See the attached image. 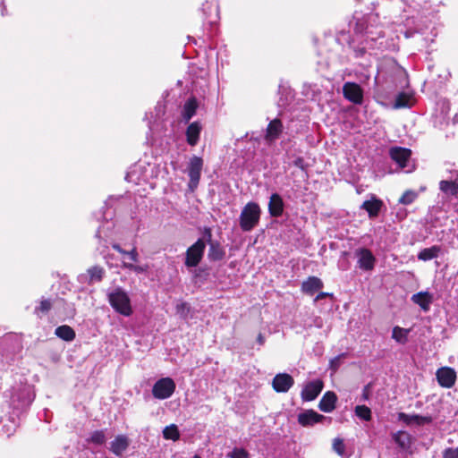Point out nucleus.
I'll return each instance as SVG.
<instances>
[{"mask_svg": "<svg viewBox=\"0 0 458 458\" xmlns=\"http://www.w3.org/2000/svg\"><path fill=\"white\" fill-rule=\"evenodd\" d=\"M410 98L404 92H400L397 94L394 101L395 108H404L409 106Z\"/></svg>", "mask_w": 458, "mask_h": 458, "instance_id": "obj_39", "label": "nucleus"}, {"mask_svg": "<svg viewBox=\"0 0 458 458\" xmlns=\"http://www.w3.org/2000/svg\"><path fill=\"white\" fill-rule=\"evenodd\" d=\"M441 250L440 246L434 245L429 248H425L421 250L418 254V259L423 261H428L435 258H437L439 252Z\"/></svg>", "mask_w": 458, "mask_h": 458, "instance_id": "obj_29", "label": "nucleus"}, {"mask_svg": "<svg viewBox=\"0 0 458 458\" xmlns=\"http://www.w3.org/2000/svg\"><path fill=\"white\" fill-rule=\"evenodd\" d=\"M409 329L400 327L398 326L393 328L392 338L401 344H406L408 341Z\"/></svg>", "mask_w": 458, "mask_h": 458, "instance_id": "obj_34", "label": "nucleus"}, {"mask_svg": "<svg viewBox=\"0 0 458 458\" xmlns=\"http://www.w3.org/2000/svg\"><path fill=\"white\" fill-rule=\"evenodd\" d=\"M55 335L65 342H72L76 336L75 331L67 325L57 327L55 330Z\"/></svg>", "mask_w": 458, "mask_h": 458, "instance_id": "obj_27", "label": "nucleus"}, {"mask_svg": "<svg viewBox=\"0 0 458 458\" xmlns=\"http://www.w3.org/2000/svg\"><path fill=\"white\" fill-rule=\"evenodd\" d=\"M356 255L358 257V266L361 270L370 271L374 268L376 258L369 249H358Z\"/></svg>", "mask_w": 458, "mask_h": 458, "instance_id": "obj_14", "label": "nucleus"}, {"mask_svg": "<svg viewBox=\"0 0 458 458\" xmlns=\"http://www.w3.org/2000/svg\"><path fill=\"white\" fill-rule=\"evenodd\" d=\"M344 355V354H340L330 360V368L332 369L336 370L339 368L341 359Z\"/></svg>", "mask_w": 458, "mask_h": 458, "instance_id": "obj_48", "label": "nucleus"}, {"mask_svg": "<svg viewBox=\"0 0 458 458\" xmlns=\"http://www.w3.org/2000/svg\"><path fill=\"white\" fill-rule=\"evenodd\" d=\"M418 197V193L414 191L408 190L399 199L398 202L403 205L411 204Z\"/></svg>", "mask_w": 458, "mask_h": 458, "instance_id": "obj_38", "label": "nucleus"}, {"mask_svg": "<svg viewBox=\"0 0 458 458\" xmlns=\"http://www.w3.org/2000/svg\"><path fill=\"white\" fill-rule=\"evenodd\" d=\"M202 237L200 239H204L205 244L208 245L210 244V242H215L216 241L213 240V234H212V229L208 226H204L201 230Z\"/></svg>", "mask_w": 458, "mask_h": 458, "instance_id": "obj_43", "label": "nucleus"}, {"mask_svg": "<svg viewBox=\"0 0 458 458\" xmlns=\"http://www.w3.org/2000/svg\"><path fill=\"white\" fill-rule=\"evenodd\" d=\"M257 342H258V343H259V344H260V345L264 344V343H265V337L263 336V335H262V334H259V335H258Z\"/></svg>", "mask_w": 458, "mask_h": 458, "instance_id": "obj_53", "label": "nucleus"}, {"mask_svg": "<svg viewBox=\"0 0 458 458\" xmlns=\"http://www.w3.org/2000/svg\"><path fill=\"white\" fill-rule=\"evenodd\" d=\"M261 209L258 203L248 202L240 214L239 224L243 232H250L255 228L260 219Z\"/></svg>", "mask_w": 458, "mask_h": 458, "instance_id": "obj_3", "label": "nucleus"}, {"mask_svg": "<svg viewBox=\"0 0 458 458\" xmlns=\"http://www.w3.org/2000/svg\"><path fill=\"white\" fill-rule=\"evenodd\" d=\"M411 34L408 30L405 32V37H406V38H410V37H411Z\"/></svg>", "mask_w": 458, "mask_h": 458, "instance_id": "obj_55", "label": "nucleus"}, {"mask_svg": "<svg viewBox=\"0 0 458 458\" xmlns=\"http://www.w3.org/2000/svg\"><path fill=\"white\" fill-rule=\"evenodd\" d=\"M126 180L130 181V174H128L125 177Z\"/></svg>", "mask_w": 458, "mask_h": 458, "instance_id": "obj_56", "label": "nucleus"}, {"mask_svg": "<svg viewBox=\"0 0 458 458\" xmlns=\"http://www.w3.org/2000/svg\"><path fill=\"white\" fill-rule=\"evenodd\" d=\"M124 256L128 257V259L132 262H138L139 260V253L135 247L131 250L127 251Z\"/></svg>", "mask_w": 458, "mask_h": 458, "instance_id": "obj_47", "label": "nucleus"}, {"mask_svg": "<svg viewBox=\"0 0 458 458\" xmlns=\"http://www.w3.org/2000/svg\"><path fill=\"white\" fill-rule=\"evenodd\" d=\"M57 309L63 308V311L60 312L66 318H72L76 314L75 306L72 302H67L63 299L57 300Z\"/></svg>", "mask_w": 458, "mask_h": 458, "instance_id": "obj_30", "label": "nucleus"}, {"mask_svg": "<svg viewBox=\"0 0 458 458\" xmlns=\"http://www.w3.org/2000/svg\"><path fill=\"white\" fill-rule=\"evenodd\" d=\"M106 441V430H95L89 437L86 438V442L89 444H94L96 445H101Z\"/></svg>", "mask_w": 458, "mask_h": 458, "instance_id": "obj_33", "label": "nucleus"}, {"mask_svg": "<svg viewBox=\"0 0 458 458\" xmlns=\"http://www.w3.org/2000/svg\"><path fill=\"white\" fill-rule=\"evenodd\" d=\"M359 40L358 46L352 47L353 49L354 56L356 58L363 57L367 54V48H370L366 43L361 44V38H356Z\"/></svg>", "mask_w": 458, "mask_h": 458, "instance_id": "obj_40", "label": "nucleus"}, {"mask_svg": "<svg viewBox=\"0 0 458 458\" xmlns=\"http://www.w3.org/2000/svg\"><path fill=\"white\" fill-rule=\"evenodd\" d=\"M350 26H353L355 37L361 38V44L366 43L370 48H375L377 41L384 38V30L377 15L355 18L354 21L350 22Z\"/></svg>", "mask_w": 458, "mask_h": 458, "instance_id": "obj_1", "label": "nucleus"}, {"mask_svg": "<svg viewBox=\"0 0 458 458\" xmlns=\"http://www.w3.org/2000/svg\"><path fill=\"white\" fill-rule=\"evenodd\" d=\"M411 300L412 302L419 305L423 311L427 312L430 309V304L433 301V297L432 294L429 293L428 291H422L414 293L411 296Z\"/></svg>", "mask_w": 458, "mask_h": 458, "instance_id": "obj_20", "label": "nucleus"}, {"mask_svg": "<svg viewBox=\"0 0 458 458\" xmlns=\"http://www.w3.org/2000/svg\"><path fill=\"white\" fill-rule=\"evenodd\" d=\"M337 395L333 391H327L324 394L318 403V409L323 412H332L335 409Z\"/></svg>", "mask_w": 458, "mask_h": 458, "instance_id": "obj_19", "label": "nucleus"}, {"mask_svg": "<svg viewBox=\"0 0 458 458\" xmlns=\"http://www.w3.org/2000/svg\"><path fill=\"white\" fill-rule=\"evenodd\" d=\"M324 284L321 279L317 276H309L307 280L301 284L302 293L313 295L316 292L323 288Z\"/></svg>", "mask_w": 458, "mask_h": 458, "instance_id": "obj_21", "label": "nucleus"}, {"mask_svg": "<svg viewBox=\"0 0 458 458\" xmlns=\"http://www.w3.org/2000/svg\"><path fill=\"white\" fill-rule=\"evenodd\" d=\"M443 458H458V447L452 448L448 447L445 448L442 453Z\"/></svg>", "mask_w": 458, "mask_h": 458, "instance_id": "obj_44", "label": "nucleus"}, {"mask_svg": "<svg viewBox=\"0 0 458 458\" xmlns=\"http://www.w3.org/2000/svg\"><path fill=\"white\" fill-rule=\"evenodd\" d=\"M205 249L204 239H198L186 250L185 266L187 267H197L203 258Z\"/></svg>", "mask_w": 458, "mask_h": 458, "instance_id": "obj_7", "label": "nucleus"}, {"mask_svg": "<svg viewBox=\"0 0 458 458\" xmlns=\"http://www.w3.org/2000/svg\"><path fill=\"white\" fill-rule=\"evenodd\" d=\"M355 415L362 420L369 421L372 419L370 408L366 405H357L354 409Z\"/></svg>", "mask_w": 458, "mask_h": 458, "instance_id": "obj_36", "label": "nucleus"}, {"mask_svg": "<svg viewBox=\"0 0 458 458\" xmlns=\"http://www.w3.org/2000/svg\"><path fill=\"white\" fill-rule=\"evenodd\" d=\"M123 267L133 271L136 274H142L147 271V266H139L128 262H123Z\"/></svg>", "mask_w": 458, "mask_h": 458, "instance_id": "obj_42", "label": "nucleus"}, {"mask_svg": "<svg viewBox=\"0 0 458 458\" xmlns=\"http://www.w3.org/2000/svg\"><path fill=\"white\" fill-rule=\"evenodd\" d=\"M35 398L33 386L30 385H23L18 388H13L11 396V406L17 413L26 411L32 403Z\"/></svg>", "mask_w": 458, "mask_h": 458, "instance_id": "obj_2", "label": "nucleus"}, {"mask_svg": "<svg viewBox=\"0 0 458 458\" xmlns=\"http://www.w3.org/2000/svg\"><path fill=\"white\" fill-rule=\"evenodd\" d=\"M324 383L321 379L309 381L302 388L301 396L303 402L315 400L323 390Z\"/></svg>", "mask_w": 458, "mask_h": 458, "instance_id": "obj_11", "label": "nucleus"}, {"mask_svg": "<svg viewBox=\"0 0 458 458\" xmlns=\"http://www.w3.org/2000/svg\"><path fill=\"white\" fill-rule=\"evenodd\" d=\"M163 437L165 439L176 441L180 438V432L175 424L166 426L163 430Z\"/></svg>", "mask_w": 458, "mask_h": 458, "instance_id": "obj_35", "label": "nucleus"}, {"mask_svg": "<svg viewBox=\"0 0 458 458\" xmlns=\"http://www.w3.org/2000/svg\"><path fill=\"white\" fill-rule=\"evenodd\" d=\"M225 257V250L221 243L216 241L208 245V259L211 262L220 261Z\"/></svg>", "mask_w": 458, "mask_h": 458, "instance_id": "obj_24", "label": "nucleus"}, {"mask_svg": "<svg viewBox=\"0 0 458 458\" xmlns=\"http://www.w3.org/2000/svg\"><path fill=\"white\" fill-rule=\"evenodd\" d=\"M106 271L100 266H93L87 269V275L81 276V277H88L87 283L88 284H92L95 283H99L103 280L105 276Z\"/></svg>", "mask_w": 458, "mask_h": 458, "instance_id": "obj_26", "label": "nucleus"}, {"mask_svg": "<svg viewBox=\"0 0 458 458\" xmlns=\"http://www.w3.org/2000/svg\"><path fill=\"white\" fill-rule=\"evenodd\" d=\"M111 307L119 314L129 317L132 313L131 299L128 293L122 288L116 287L107 294Z\"/></svg>", "mask_w": 458, "mask_h": 458, "instance_id": "obj_4", "label": "nucleus"}, {"mask_svg": "<svg viewBox=\"0 0 458 458\" xmlns=\"http://www.w3.org/2000/svg\"><path fill=\"white\" fill-rule=\"evenodd\" d=\"M411 155V149L406 148L393 147L390 149L391 158L398 165L400 168H405L407 166Z\"/></svg>", "mask_w": 458, "mask_h": 458, "instance_id": "obj_17", "label": "nucleus"}, {"mask_svg": "<svg viewBox=\"0 0 458 458\" xmlns=\"http://www.w3.org/2000/svg\"><path fill=\"white\" fill-rule=\"evenodd\" d=\"M212 6H213V4H209L208 2H207L206 4H204L202 5V9H201V10H202V12H203L204 15H207V14H208V11H207V9H209V8H210V7H212Z\"/></svg>", "mask_w": 458, "mask_h": 458, "instance_id": "obj_51", "label": "nucleus"}, {"mask_svg": "<svg viewBox=\"0 0 458 458\" xmlns=\"http://www.w3.org/2000/svg\"><path fill=\"white\" fill-rule=\"evenodd\" d=\"M343 95L345 99L355 105H361L363 103V89L356 82H345L343 86Z\"/></svg>", "mask_w": 458, "mask_h": 458, "instance_id": "obj_9", "label": "nucleus"}, {"mask_svg": "<svg viewBox=\"0 0 458 458\" xmlns=\"http://www.w3.org/2000/svg\"><path fill=\"white\" fill-rule=\"evenodd\" d=\"M394 441L402 449H407L411 446V435L403 430H400L393 435Z\"/></svg>", "mask_w": 458, "mask_h": 458, "instance_id": "obj_28", "label": "nucleus"}, {"mask_svg": "<svg viewBox=\"0 0 458 458\" xmlns=\"http://www.w3.org/2000/svg\"><path fill=\"white\" fill-rule=\"evenodd\" d=\"M203 165V159L198 156H192L189 160L186 173L189 176L188 189L191 192H194L199 186Z\"/></svg>", "mask_w": 458, "mask_h": 458, "instance_id": "obj_5", "label": "nucleus"}, {"mask_svg": "<svg viewBox=\"0 0 458 458\" xmlns=\"http://www.w3.org/2000/svg\"><path fill=\"white\" fill-rule=\"evenodd\" d=\"M328 295H329V293H328L321 292V293H319L316 296V298H315V300H314V301H319V300H321V299H323V298H325V297H327V296H328Z\"/></svg>", "mask_w": 458, "mask_h": 458, "instance_id": "obj_52", "label": "nucleus"}, {"mask_svg": "<svg viewBox=\"0 0 458 458\" xmlns=\"http://www.w3.org/2000/svg\"><path fill=\"white\" fill-rule=\"evenodd\" d=\"M437 383L444 388H451L456 381V372L451 367H442L436 372Z\"/></svg>", "mask_w": 458, "mask_h": 458, "instance_id": "obj_12", "label": "nucleus"}, {"mask_svg": "<svg viewBox=\"0 0 458 458\" xmlns=\"http://www.w3.org/2000/svg\"><path fill=\"white\" fill-rule=\"evenodd\" d=\"M398 420L403 422L405 425L410 426L415 423L418 426L428 425L433 421L431 415H420V414H407L405 412L398 413Z\"/></svg>", "mask_w": 458, "mask_h": 458, "instance_id": "obj_16", "label": "nucleus"}, {"mask_svg": "<svg viewBox=\"0 0 458 458\" xmlns=\"http://www.w3.org/2000/svg\"><path fill=\"white\" fill-rule=\"evenodd\" d=\"M383 207L384 202L375 195H371L370 199L363 201L360 208L365 210L370 219H375L378 216Z\"/></svg>", "mask_w": 458, "mask_h": 458, "instance_id": "obj_15", "label": "nucleus"}, {"mask_svg": "<svg viewBox=\"0 0 458 458\" xmlns=\"http://www.w3.org/2000/svg\"><path fill=\"white\" fill-rule=\"evenodd\" d=\"M176 311L181 316H186L187 313L190 311V307L186 302H182L176 306Z\"/></svg>", "mask_w": 458, "mask_h": 458, "instance_id": "obj_46", "label": "nucleus"}, {"mask_svg": "<svg viewBox=\"0 0 458 458\" xmlns=\"http://www.w3.org/2000/svg\"><path fill=\"white\" fill-rule=\"evenodd\" d=\"M294 379L288 373H278L272 380V387L276 393H286L293 386Z\"/></svg>", "mask_w": 458, "mask_h": 458, "instance_id": "obj_13", "label": "nucleus"}, {"mask_svg": "<svg viewBox=\"0 0 458 458\" xmlns=\"http://www.w3.org/2000/svg\"><path fill=\"white\" fill-rule=\"evenodd\" d=\"M333 450L342 458H348V454L345 452V445L343 439L339 437L334 439Z\"/></svg>", "mask_w": 458, "mask_h": 458, "instance_id": "obj_37", "label": "nucleus"}, {"mask_svg": "<svg viewBox=\"0 0 458 458\" xmlns=\"http://www.w3.org/2000/svg\"><path fill=\"white\" fill-rule=\"evenodd\" d=\"M297 420L299 424L302 427H312L317 423L323 422L324 420L331 422V418H327L312 409L300 412Z\"/></svg>", "mask_w": 458, "mask_h": 458, "instance_id": "obj_10", "label": "nucleus"}, {"mask_svg": "<svg viewBox=\"0 0 458 458\" xmlns=\"http://www.w3.org/2000/svg\"><path fill=\"white\" fill-rule=\"evenodd\" d=\"M202 126L199 122H193L186 129V140L190 146L197 145Z\"/></svg>", "mask_w": 458, "mask_h": 458, "instance_id": "obj_22", "label": "nucleus"}, {"mask_svg": "<svg viewBox=\"0 0 458 458\" xmlns=\"http://www.w3.org/2000/svg\"><path fill=\"white\" fill-rule=\"evenodd\" d=\"M57 300L58 299H56L55 301H52L50 299H42L39 305L35 307L34 313L38 317H41V314H47L53 307L56 308Z\"/></svg>", "mask_w": 458, "mask_h": 458, "instance_id": "obj_31", "label": "nucleus"}, {"mask_svg": "<svg viewBox=\"0 0 458 458\" xmlns=\"http://www.w3.org/2000/svg\"><path fill=\"white\" fill-rule=\"evenodd\" d=\"M199 107L197 98H190L183 105L182 115L185 123H188L196 114Z\"/></svg>", "mask_w": 458, "mask_h": 458, "instance_id": "obj_25", "label": "nucleus"}, {"mask_svg": "<svg viewBox=\"0 0 458 458\" xmlns=\"http://www.w3.org/2000/svg\"><path fill=\"white\" fill-rule=\"evenodd\" d=\"M284 131V126L282 120L276 117L269 121L264 133V140L267 145H272L280 138Z\"/></svg>", "mask_w": 458, "mask_h": 458, "instance_id": "obj_8", "label": "nucleus"}, {"mask_svg": "<svg viewBox=\"0 0 458 458\" xmlns=\"http://www.w3.org/2000/svg\"><path fill=\"white\" fill-rule=\"evenodd\" d=\"M293 165L300 168L301 171L306 172L308 168V164L305 162L304 158L301 157H296L293 162Z\"/></svg>", "mask_w": 458, "mask_h": 458, "instance_id": "obj_45", "label": "nucleus"}, {"mask_svg": "<svg viewBox=\"0 0 458 458\" xmlns=\"http://www.w3.org/2000/svg\"><path fill=\"white\" fill-rule=\"evenodd\" d=\"M230 458H250L249 453L243 448L235 447L227 454Z\"/></svg>", "mask_w": 458, "mask_h": 458, "instance_id": "obj_41", "label": "nucleus"}, {"mask_svg": "<svg viewBox=\"0 0 458 458\" xmlns=\"http://www.w3.org/2000/svg\"><path fill=\"white\" fill-rule=\"evenodd\" d=\"M439 189L448 196L458 197V183L454 181H441L439 182Z\"/></svg>", "mask_w": 458, "mask_h": 458, "instance_id": "obj_32", "label": "nucleus"}, {"mask_svg": "<svg viewBox=\"0 0 458 458\" xmlns=\"http://www.w3.org/2000/svg\"><path fill=\"white\" fill-rule=\"evenodd\" d=\"M284 210V202L282 196L277 193H272L268 202V213L272 217H280Z\"/></svg>", "mask_w": 458, "mask_h": 458, "instance_id": "obj_18", "label": "nucleus"}, {"mask_svg": "<svg viewBox=\"0 0 458 458\" xmlns=\"http://www.w3.org/2000/svg\"><path fill=\"white\" fill-rule=\"evenodd\" d=\"M176 388L175 382L169 377H161L155 382L152 394L156 399L165 400L173 395Z\"/></svg>", "mask_w": 458, "mask_h": 458, "instance_id": "obj_6", "label": "nucleus"}, {"mask_svg": "<svg viewBox=\"0 0 458 458\" xmlns=\"http://www.w3.org/2000/svg\"><path fill=\"white\" fill-rule=\"evenodd\" d=\"M112 248L123 256L127 253V250H123L118 243H114Z\"/></svg>", "mask_w": 458, "mask_h": 458, "instance_id": "obj_50", "label": "nucleus"}, {"mask_svg": "<svg viewBox=\"0 0 458 458\" xmlns=\"http://www.w3.org/2000/svg\"><path fill=\"white\" fill-rule=\"evenodd\" d=\"M129 439L124 435H119L110 443V451L116 456H121L122 454L128 448Z\"/></svg>", "mask_w": 458, "mask_h": 458, "instance_id": "obj_23", "label": "nucleus"}, {"mask_svg": "<svg viewBox=\"0 0 458 458\" xmlns=\"http://www.w3.org/2000/svg\"><path fill=\"white\" fill-rule=\"evenodd\" d=\"M4 11H5V6L3 5L2 7V10H1V14L4 16Z\"/></svg>", "mask_w": 458, "mask_h": 458, "instance_id": "obj_54", "label": "nucleus"}, {"mask_svg": "<svg viewBox=\"0 0 458 458\" xmlns=\"http://www.w3.org/2000/svg\"><path fill=\"white\" fill-rule=\"evenodd\" d=\"M369 388H370V384H368L363 387L362 394H361L362 401H368L369 399V396H370Z\"/></svg>", "mask_w": 458, "mask_h": 458, "instance_id": "obj_49", "label": "nucleus"}]
</instances>
